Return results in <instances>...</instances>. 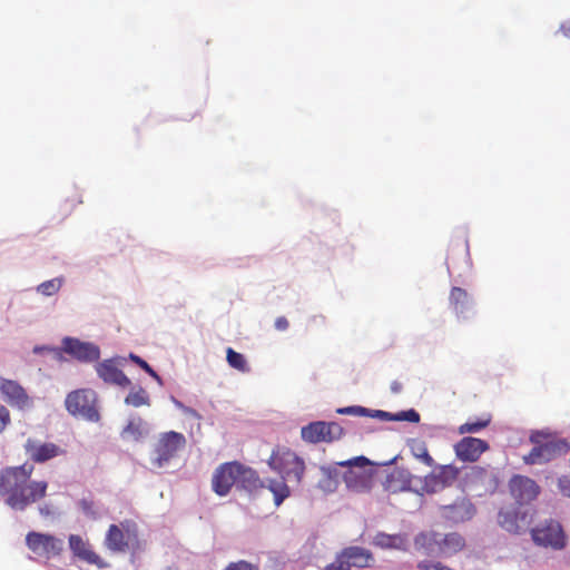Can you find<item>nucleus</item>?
Returning a JSON list of instances; mask_svg holds the SVG:
<instances>
[{
  "instance_id": "f257e3e1",
  "label": "nucleus",
  "mask_w": 570,
  "mask_h": 570,
  "mask_svg": "<svg viewBox=\"0 0 570 570\" xmlns=\"http://www.w3.org/2000/svg\"><path fill=\"white\" fill-rule=\"evenodd\" d=\"M33 471L31 463L0 469V498L10 509L24 511L47 495L48 482L31 480Z\"/></svg>"
},
{
  "instance_id": "f03ea898",
  "label": "nucleus",
  "mask_w": 570,
  "mask_h": 570,
  "mask_svg": "<svg viewBox=\"0 0 570 570\" xmlns=\"http://www.w3.org/2000/svg\"><path fill=\"white\" fill-rule=\"evenodd\" d=\"M268 465L283 479L295 480L297 483L302 481L305 472L304 460L286 446L278 445L272 451Z\"/></svg>"
},
{
  "instance_id": "7ed1b4c3",
  "label": "nucleus",
  "mask_w": 570,
  "mask_h": 570,
  "mask_svg": "<svg viewBox=\"0 0 570 570\" xmlns=\"http://www.w3.org/2000/svg\"><path fill=\"white\" fill-rule=\"evenodd\" d=\"M66 410L73 416L86 421L98 422L100 414L97 409V394L90 389L70 392L65 400Z\"/></svg>"
},
{
  "instance_id": "20e7f679",
  "label": "nucleus",
  "mask_w": 570,
  "mask_h": 570,
  "mask_svg": "<svg viewBox=\"0 0 570 570\" xmlns=\"http://www.w3.org/2000/svg\"><path fill=\"white\" fill-rule=\"evenodd\" d=\"M370 464V460L363 455L337 462V465L348 468L343 475V480L350 490L365 492L371 489L373 473L366 469Z\"/></svg>"
},
{
  "instance_id": "39448f33",
  "label": "nucleus",
  "mask_w": 570,
  "mask_h": 570,
  "mask_svg": "<svg viewBox=\"0 0 570 570\" xmlns=\"http://www.w3.org/2000/svg\"><path fill=\"white\" fill-rule=\"evenodd\" d=\"M375 559L373 553L362 547L351 546L337 553L335 560L324 570H352L353 568H370Z\"/></svg>"
},
{
  "instance_id": "423d86ee",
  "label": "nucleus",
  "mask_w": 570,
  "mask_h": 570,
  "mask_svg": "<svg viewBox=\"0 0 570 570\" xmlns=\"http://www.w3.org/2000/svg\"><path fill=\"white\" fill-rule=\"evenodd\" d=\"M531 538L537 546L561 550L567 546V537L562 525L550 519L531 529Z\"/></svg>"
},
{
  "instance_id": "0eeeda50",
  "label": "nucleus",
  "mask_w": 570,
  "mask_h": 570,
  "mask_svg": "<svg viewBox=\"0 0 570 570\" xmlns=\"http://www.w3.org/2000/svg\"><path fill=\"white\" fill-rule=\"evenodd\" d=\"M344 429L337 422L315 421L301 430V436L308 443H332L342 439Z\"/></svg>"
},
{
  "instance_id": "6e6552de",
  "label": "nucleus",
  "mask_w": 570,
  "mask_h": 570,
  "mask_svg": "<svg viewBox=\"0 0 570 570\" xmlns=\"http://www.w3.org/2000/svg\"><path fill=\"white\" fill-rule=\"evenodd\" d=\"M26 544L36 556L49 560L63 550V541L55 535L31 531L26 535Z\"/></svg>"
},
{
  "instance_id": "1a4fd4ad",
  "label": "nucleus",
  "mask_w": 570,
  "mask_h": 570,
  "mask_svg": "<svg viewBox=\"0 0 570 570\" xmlns=\"http://www.w3.org/2000/svg\"><path fill=\"white\" fill-rule=\"evenodd\" d=\"M186 445L181 433L170 431L161 434L155 445V464L163 466L168 463Z\"/></svg>"
},
{
  "instance_id": "9d476101",
  "label": "nucleus",
  "mask_w": 570,
  "mask_h": 570,
  "mask_svg": "<svg viewBox=\"0 0 570 570\" xmlns=\"http://www.w3.org/2000/svg\"><path fill=\"white\" fill-rule=\"evenodd\" d=\"M239 469H242V463L237 461L220 464L212 479L214 492L224 497L230 492L233 485H238Z\"/></svg>"
},
{
  "instance_id": "9b49d317",
  "label": "nucleus",
  "mask_w": 570,
  "mask_h": 570,
  "mask_svg": "<svg viewBox=\"0 0 570 570\" xmlns=\"http://www.w3.org/2000/svg\"><path fill=\"white\" fill-rule=\"evenodd\" d=\"M498 523L505 531L518 534L529 527L531 517L528 510H522L521 507L510 505L499 511Z\"/></svg>"
},
{
  "instance_id": "f8f14e48",
  "label": "nucleus",
  "mask_w": 570,
  "mask_h": 570,
  "mask_svg": "<svg viewBox=\"0 0 570 570\" xmlns=\"http://www.w3.org/2000/svg\"><path fill=\"white\" fill-rule=\"evenodd\" d=\"M509 490L518 507L534 501L541 492L539 484L525 475H513L509 481Z\"/></svg>"
},
{
  "instance_id": "ddd939ff",
  "label": "nucleus",
  "mask_w": 570,
  "mask_h": 570,
  "mask_svg": "<svg viewBox=\"0 0 570 570\" xmlns=\"http://www.w3.org/2000/svg\"><path fill=\"white\" fill-rule=\"evenodd\" d=\"M569 450L567 442L562 440L547 441L542 444L534 445L533 449L523 456L525 464H543Z\"/></svg>"
},
{
  "instance_id": "4468645a",
  "label": "nucleus",
  "mask_w": 570,
  "mask_h": 570,
  "mask_svg": "<svg viewBox=\"0 0 570 570\" xmlns=\"http://www.w3.org/2000/svg\"><path fill=\"white\" fill-rule=\"evenodd\" d=\"M61 351L82 363H91L100 357V348L96 344L69 336L62 340Z\"/></svg>"
},
{
  "instance_id": "2eb2a0df",
  "label": "nucleus",
  "mask_w": 570,
  "mask_h": 570,
  "mask_svg": "<svg viewBox=\"0 0 570 570\" xmlns=\"http://www.w3.org/2000/svg\"><path fill=\"white\" fill-rule=\"evenodd\" d=\"M23 449L33 463H45L66 453V451L56 443L41 442L32 438H29L24 442Z\"/></svg>"
},
{
  "instance_id": "dca6fc26",
  "label": "nucleus",
  "mask_w": 570,
  "mask_h": 570,
  "mask_svg": "<svg viewBox=\"0 0 570 570\" xmlns=\"http://www.w3.org/2000/svg\"><path fill=\"white\" fill-rule=\"evenodd\" d=\"M460 470L452 465H439L424 478V489L434 493L446 487L452 485L459 478Z\"/></svg>"
},
{
  "instance_id": "f3484780",
  "label": "nucleus",
  "mask_w": 570,
  "mask_h": 570,
  "mask_svg": "<svg viewBox=\"0 0 570 570\" xmlns=\"http://www.w3.org/2000/svg\"><path fill=\"white\" fill-rule=\"evenodd\" d=\"M488 450L487 441L472 436H465L454 444L455 455L462 462H475Z\"/></svg>"
},
{
  "instance_id": "a211bd4d",
  "label": "nucleus",
  "mask_w": 570,
  "mask_h": 570,
  "mask_svg": "<svg viewBox=\"0 0 570 570\" xmlns=\"http://www.w3.org/2000/svg\"><path fill=\"white\" fill-rule=\"evenodd\" d=\"M0 392L13 407L24 410L31 406V399L17 381L0 377Z\"/></svg>"
},
{
  "instance_id": "6ab92c4d",
  "label": "nucleus",
  "mask_w": 570,
  "mask_h": 570,
  "mask_svg": "<svg viewBox=\"0 0 570 570\" xmlns=\"http://www.w3.org/2000/svg\"><path fill=\"white\" fill-rule=\"evenodd\" d=\"M98 376L107 384H112L126 389L130 385V380L118 367L112 358L98 362L95 366Z\"/></svg>"
},
{
  "instance_id": "aec40b11",
  "label": "nucleus",
  "mask_w": 570,
  "mask_h": 570,
  "mask_svg": "<svg viewBox=\"0 0 570 570\" xmlns=\"http://www.w3.org/2000/svg\"><path fill=\"white\" fill-rule=\"evenodd\" d=\"M69 547L72 553L90 564L101 566L100 557L95 553L87 541H85L80 535L70 534L69 537Z\"/></svg>"
},
{
  "instance_id": "412c9836",
  "label": "nucleus",
  "mask_w": 570,
  "mask_h": 570,
  "mask_svg": "<svg viewBox=\"0 0 570 570\" xmlns=\"http://www.w3.org/2000/svg\"><path fill=\"white\" fill-rule=\"evenodd\" d=\"M414 549L425 556L439 554L440 533L435 531H423L414 538Z\"/></svg>"
},
{
  "instance_id": "4be33fe9",
  "label": "nucleus",
  "mask_w": 570,
  "mask_h": 570,
  "mask_svg": "<svg viewBox=\"0 0 570 570\" xmlns=\"http://www.w3.org/2000/svg\"><path fill=\"white\" fill-rule=\"evenodd\" d=\"M465 539L458 532H451L440 535V546H439V556L449 558L459 552H461L465 548Z\"/></svg>"
},
{
  "instance_id": "5701e85b",
  "label": "nucleus",
  "mask_w": 570,
  "mask_h": 570,
  "mask_svg": "<svg viewBox=\"0 0 570 570\" xmlns=\"http://www.w3.org/2000/svg\"><path fill=\"white\" fill-rule=\"evenodd\" d=\"M444 517L453 522H463L470 520L475 510L474 507L465 501L460 500L451 505L443 507Z\"/></svg>"
},
{
  "instance_id": "b1692460",
  "label": "nucleus",
  "mask_w": 570,
  "mask_h": 570,
  "mask_svg": "<svg viewBox=\"0 0 570 570\" xmlns=\"http://www.w3.org/2000/svg\"><path fill=\"white\" fill-rule=\"evenodd\" d=\"M373 544L381 549H396L406 550L407 540L404 534H387L379 532L374 539Z\"/></svg>"
},
{
  "instance_id": "393cba45",
  "label": "nucleus",
  "mask_w": 570,
  "mask_h": 570,
  "mask_svg": "<svg viewBox=\"0 0 570 570\" xmlns=\"http://www.w3.org/2000/svg\"><path fill=\"white\" fill-rule=\"evenodd\" d=\"M105 543L114 552H125L129 546L125 532L116 524L109 527Z\"/></svg>"
},
{
  "instance_id": "a878e982",
  "label": "nucleus",
  "mask_w": 570,
  "mask_h": 570,
  "mask_svg": "<svg viewBox=\"0 0 570 570\" xmlns=\"http://www.w3.org/2000/svg\"><path fill=\"white\" fill-rule=\"evenodd\" d=\"M239 471L238 487L247 491H253L263 487L259 476L254 469L242 464V469H239Z\"/></svg>"
},
{
  "instance_id": "bb28decb",
  "label": "nucleus",
  "mask_w": 570,
  "mask_h": 570,
  "mask_svg": "<svg viewBox=\"0 0 570 570\" xmlns=\"http://www.w3.org/2000/svg\"><path fill=\"white\" fill-rule=\"evenodd\" d=\"M409 448L412 455L426 466H434L435 461L430 455L426 443L420 439H412L409 442Z\"/></svg>"
},
{
  "instance_id": "cd10ccee",
  "label": "nucleus",
  "mask_w": 570,
  "mask_h": 570,
  "mask_svg": "<svg viewBox=\"0 0 570 570\" xmlns=\"http://www.w3.org/2000/svg\"><path fill=\"white\" fill-rule=\"evenodd\" d=\"M285 480L282 478L281 480L268 481L267 488L274 494L276 505H279L289 495V488Z\"/></svg>"
},
{
  "instance_id": "c85d7f7f",
  "label": "nucleus",
  "mask_w": 570,
  "mask_h": 570,
  "mask_svg": "<svg viewBox=\"0 0 570 570\" xmlns=\"http://www.w3.org/2000/svg\"><path fill=\"white\" fill-rule=\"evenodd\" d=\"M468 293L461 287H453L450 293V304L456 313H463L468 306Z\"/></svg>"
},
{
  "instance_id": "c756f323",
  "label": "nucleus",
  "mask_w": 570,
  "mask_h": 570,
  "mask_svg": "<svg viewBox=\"0 0 570 570\" xmlns=\"http://www.w3.org/2000/svg\"><path fill=\"white\" fill-rule=\"evenodd\" d=\"M226 360L230 367L243 373L249 372V366L245 356L234 351L232 347L226 350Z\"/></svg>"
},
{
  "instance_id": "7c9ffc66",
  "label": "nucleus",
  "mask_w": 570,
  "mask_h": 570,
  "mask_svg": "<svg viewBox=\"0 0 570 570\" xmlns=\"http://www.w3.org/2000/svg\"><path fill=\"white\" fill-rule=\"evenodd\" d=\"M490 422H491L490 417L476 419L474 421L465 422L464 424H461L458 428V433L459 434L478 433L481 430L485 429L490 424Z\"/></svg>"
},
{
  "instance_id": "2f4dec72",
  "label": "nucleus",
  "mask_w": 570,
  "mask_h": 570,
  "mask_svg": "<svg viewBox=\"0 0 570 570\" xmlns=\"http://www.w3.org/2000/svg\"><path fill=\"white\" fill-rule=\"evenodd\" d=\"M125 403L128 405H132L135 407H139L141 405L149 404V396L145 389L138 387L137 390H132L125 399Z\"/></svg>"
},
{
  "instance_id": "473e14b6",
  "label": "nucleus",
  "mask_w": 570,
  "mask_h": 570,
  "mask_svg": "<svg viewBox=\"0 0 570 570\" xmlns=\"http://www.w3.org/2000/svg\"><path fill=\"white\" fill-rule=\"evenodd\" d=\"M62 284L63 277H56L39 284L37 291L45 296H51L59 292Z\"/></svg>"
},
{
  "instance_id": "72a5a7b5",
  "label": "nucleus",
  "mask_w": 570,
  "mask_h": 570,
  "mask_svg": "<svg viewBox=\"0 0 570 570\" xmlns=\"http://www.w3.org/2000/svg\"><path fill=\"white\" fill-rule=\"evenodd\" d=\"M144 433V421L140 417L130 420L122 431L124 436H130L132 440H139Z\"/></svg>"
},
{
  "instance_id": "f704fd0d",
  "label": "nucleus",
  "mask_w": 570,
  "mask_h": 570,
  "mask_svg": "<svg viewBox=\"0 0 570 570\" xmlns=\"http://www.w3.org/2000/svg\"><path fill=\"white\" fill-rule=\"evenodd\" d=\"M129 358L136 363L139 367H141L146 373H148L151 377L160 382V376L154 371V368L141 357L136 354H130Z\"/></svg>"
},
{
  "instance_id": "c9c22d12",
  "label": "nucleus",
  "mask_w": 570,
  "mask_h": 570,
  "mask_svg": "<svg viewBox=\"0 0 570 570\" xmlns=\"http://www.w3.org/2000/svg\"><path fill=\"white\" fill-rule=\"evenodd\" d=\"M393 420L417 423L420 421V414L415 410L401 411L394 415Z\"/></svg>"
},
{
  "instance_id": "e433bc0d",
  "label": "nucleus",
  "mask_w": 570,
  "mask_h": 570,
  "mask_svg": "<svg viewBox=\"0 0 570 570\" xmlns=\"http://www.w3.org/2000/svg\"><path fill=\"white\" fill-rule=\"evenodd\" d=\"M338 414H348V415H357V416H365L368 415V410L363 406H346L341 407L337 410Z\"/></svg>"
},
{
  "instance_id": "4c0bfd02",
  "label": "nucleus",
  "mask_w": 570,
  "mask_h": 570,
  "mask_svg": "<svg viewBox=\"0 0 570 570\" xmlns=\"http://www.w3.org/2000/svg\"><path fill=\"white\" fill-rule=\"evenodd\" d=\"M225 570H259L257 564H253L248 561L240 560L237 562H230Z\"/></svg>"
},
{
  "instance_id": "58836bf2",
  "label": "nucleus",
  "mask_w": 570,
  "mask_h": 570,
  "mask_svg": "<svg viewBox=\"0 0 570 570\" xmlns=\"http://www.w3.org/2000/svg\"><path fill=\"white\" fill-rule=\"evenodd\" d=\"M79 507L85 514L90 515V517L96 515L95 503L92 501L82 499L79 502Z\"/></svg>"
},
{
  "instance_id": "ea45409f",
  "label": "nucleus",
  "mask_w": 570,
  "mask_h": 570,
  "mask_svg": "<svg viewBox=\"0 0 570 570\" xmlns=\"http://www.w3.org/2000/svg\"><path fill=\"white\" fill-rule=\"evenodd\" d=\"M10 423V413L8 409L0 404V433L7 428Z\"/></svg>"
},
{
  "instance_id": "a19ab883",
  "label": "nucleus",
  "mask_w": 570,
  "mask_h": 570,
  "mask_svg": "<svg viewBox=\"0 0 570 570\" xmlns=\"http://www.w3.org/2000/svg\"><path fill=\"white\" fill-rule=\"evenodd\" d=\"M549 439V434L541 432V431H534L530 435V442L534 445L542 444Z\"/></svg>"
},
{
  "instance_id": "79ce46f5",
  "label": "nucleus",
  "mask_w": 570,
  "mask_h": 570,
  "mask_svg": "<svg viewBox=\"0 0 570 570\" xmlns=\"http://www.w3.org/2000/svg\"><path fill=\"white\" fill-rule=\"evenodd\" d=\"M558 488L563 495L570 498V478L569 476L563 475V476L559 478Z\"/></svg>"
},
{
  "instance_id": "37998d69",
  "label": "nucleus",
  "mask_w": 570,
  "mask_h": 570,
  "mask_svg": "<svg viewBox=\"0 0 570 570\" xmlns=\"http://www.w3.org/2000/svg\"><path fill=\"white\" fill-rule=\"evenodd\" d=\"M394 415L395 414H391L389 412L381 411V410H375V411L368 410V415L367 416L379 417V419L384 420V421H394L393 420Z\"/></svg>"
},
{
  "instance_id": "c03bdc74",
  "label": "nucleus",
  "mask_w": 570,
  "mask_h": 570,
  "mask_svg": "<svg viewBox=\"0 0 570 570\" xmlns=\"http://www.w3.org/2000/svg\"><path fill=\"white\" fill-rule=\"evenodd\" d=\"M443 563L439 561H421L417 563V569L420 570H440Z\"/></svg>"
},
{
  "instance_id": "a18cd8bd",
  "label": "nucleus",
  "mask_w": 570,
  "mask_h": 570,
  "mask_svg": "<svg viewBox=\"0 0 570 570\" xmlns=\"http://www.w3.org/2000/svg\"><path fill=\"white\" fill-rule=\"evenodd\" d=\"M274 326L277 331L284 332L289 327V322L285 316H278L275 320Z\"/></svg>"
},
{
  "instance_id": "49530a36",
  "label": "nucleus",
  "mask_w": 570,
  "mask_h": 570,
  "mask_svg": "<svg viewBox=\"0 0 570 570\" xmlns=\"http://www.w3.org/2000/svg\"><path fill=\"white\" fill-rule=\"evenodd\" d=\"M560 31H561L566 37H570V20L564 21V22L560 26Z\"/></svg>"
},
{
  "instance_id": "de8ad7c7",
  "label": "nucleus",
  "mask_w": 570,
  "mask_h": 570,
  "mask_svg": "<svg viewBox=\"0 0 570 570\" xmlns=\"http://www.w3.org/2000/svg\"><path fill=\"white\" fill-rule=\"evenodd\" d=\"M403 386L402 383L399 381H394L391 384V391L395 394L400 393L402 391Z\"/></svg>"
},
{
  "instance_id": "09e8293b",
  "label": "nucleus",
  "mask_w": 570,
  "mask_h": 570,
  "mask_svg": "<svg viewBox=\"0 0 570 570\" xmlns=\"http://www.w3.org/2000/svg\"><path fill=\"white\" fill-rule=\"evenodd\" d=\"M39 512H40L41 515H45V517H48V515L51 514V510H50L48 504L40 505L39 507Z\"/></svg>"
},
{
  "instance_id": "8fccbe9b",
  "label": "nucleus",
  "mask_w": 570,
  "mask_h": 570,
  "mask_svg": "<svg viewBox=\"0 0 570 570\" xmlns=\"http://www.w3.org/2000/svg\"><path fill=\"white\" fill-rule=\"evenodd\" d=\"M440 570H454L445 564H442L441 569Z\"/></svg>"
}]
</instances>
